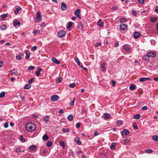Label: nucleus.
Instances as JSON below:
<instances>
[{
	"label": "nucleus",
	"instance_id": "nucleus-32",
	"mask_svg": "<svg viewBox=\"0 0 158 158\" xmlns=\"http://www.w3.org/2000/svg\"><path fill=\"white\" fill-rule=\"evenodd\" d=\"M145 151L146 152L148 153H151L153 152V150L150 149H146L145 150Z\"/></svg>",
	"mask_w": 158,
	"mask_h": 158
},
{
	"label": "nucleus",
	"instance_id": "nucleus-9",
	"mask_svg": "<svg viewBox=\"0 0 158 158\" xmlns=\"http://www.w3.org/2000/svg\"><path fill=\"white\" fill-rule=\"evenodd\" d=\"M129 133L128 130L124 129L123 131L122 132V135H128Z\"/></svg>",
	"mask_w": 158,
	"mask_h": 158
},
{
	"label": "nucleus",
	"instance_id": "nucleus-35",
	"mask_svg": "<svg viewBox=\"0 0 158 158\" xmlns=\"http://www.w3.org/2000/svg\"><path fill=\"white\" fill-rule=\"evenodd\" d=\"M73 23L71 22H69L68 23V25L67 27V29L70 28L72 26Z\"/></svg>",
	"mask_w": 158,
	"mask_h": 158
},
{
	"label": "nucleus",
	"instance_id": "nucleus-19",
	"mask_svg": "<svg viewBox=\"0 0 158 158\" xmlns=\"http://www.w3.org/2000/svg\"><path fill=\"white\" fill-rule=\"evenodd\" d=\"M20 24V23L17 20H15L13 23V25L15 27L17 26H19Z\"/></svg>",
	"mask_w": 158,
	"mask_h": 158
},
{
	"label": "nucleus",
	"instance_id": "nucleus-61",
	"mask_svg": "<svg viewBox=\"0 0 158 158\" xmlns=\"http://www.w3.org/2000/svg\"><path fill=\"white\" fill-rule=\"evenodd\" d=\"M111 82L112 83V86H114L115 85L116 82L113 80H112Z\"/></svg>",
	"mask_w": 158,
	"mask_h": 158
},
{
	"label": "nucleus",
	"instance_id": "nucleus-57",
	"mask_svg": "<svg viewBox=\"0 0 158 158\" xmlns=\"http://www.w3.org/2000/svg\"><path fill=\"white\" fill-rule=\"evenodd\" d=\"M34 81V79L33 78H31L30 80H29L28 82L29 83H31Z\"/></svg>",
	"mask_w": 158,
	"mask_h": 158
},
{
	"label": "nucleus",
	"instance_id": "nucleus-53",
	"mask_svg": "<svg viewBox=\"0 0 158 158\" xmlns=\"http://www.w3.org/2000/svg\"><path fill=\"white\" fill-rule=\"evenodd\" d=\"M105 64H102V67L103 71H105L106 68L105 67Z\"/></svg>",
	"mask_w": 158,
	"mask_h": 158
},
{
	"label": "nucleus",
	"instance_id": "nucleus-20",
	"mask_svg": "<svg viewBox=\"0 0 158 158\" xmlns=\"http://www.w3.org/2000/svg\"><path fill=\"white\" fill-rule=\"evenodd\" d=\"M80 10L78 9L75 11L74 14L76 16H79V15H80Z\"/></svg>",
	"mask_w": 158,
	"mask_h": 158
},
{
	"label": "nucleus",
	"instance_id": "nucleus-29",
	"mask_svg": "<svg viewBox=\"0 0 158 158\" xmlns=\"http://www.w3.org/2000/svg\"><path fill=\"white\" fill-rule=\"evenodd\" d=\"M143 59L145 61H147L149 60V58L147 54L146 55H144L143 56Z\"/></svg>",
	"mask_w": 158,
	"mask_h": 158
},
{
	"label": "nucleus",
	"instance_id": "nucleus-21",
	"mask_svg": "<svg viewBox=\"0 0 158 158\" xmlns=\"http://www.w3.org/2000/svg\"><path fill=\"white\" fill-rule=\"evenodd\" d=\"M140 33L138 32H135L134 33V37L135 38H137L140 35Z\"/></svg>",
	"mask_w": 158,
	"mask_h": 158
},
{
	"label": "nucleus",
	"instance_id": "nucleus-38",
	"mask_svg": "<svg viewBox=\"0 0 158 158\" xmlns=\"http://www.w3.org/2000/svg\"><path fill=\"white\" fill-rule=\"evenodd\" d=\"M62 131L63 133H65L66 132H69L70 131V129L69 128L65 129L63 128L62 129Z\"/></svg>",
	"mask_w": 158,
	"mask_h": 158
},
{
	"label": "nucleus",
	"instance_id": "nucleus-49",
	"mask_svg": "<svg viewBox=\"0 0 158 158\" xmlns=\"http://www.w3.org/2000/svg\"><path fill=\"white\" fill-rule=\"evenodd\" d=\"M75 86V84L74 83L70 84L69 85V87L70 88H73Z\"/></svg>",
	"mask_w": 158,
	"mask_h": 158
},
{
	"label": "nucleus",
	"instance_id": "nucleus-10",
	"mask_svg": "<svg viewBox=\"0 0 158 158\" xmlns=\"http://www.w3.org/2000/svg\"><path fill=\"white\" fill-rule=\"evenodd\" d=\"M127 27V26L124 24H121L120 25V27L122 30H124L126 29Z\"/></svg>",
	"mask_w": 158,
	"mask_h": 158
},
{
	"label": "nucleus",
	"instance_id": "nucleus-56",
	"mask_svg": "<svg viewBox=\"0 0 158 158\" xmlns=\"http://www.w3.org/2000/svg\"><path fill=\"white\" fill-rule=\"evenodd\" d=\"M75 99V98H73V100L72 101L70 102V105H71V106H73L74 105Z\"/></svg>",
	"mask_w": 158,
	"mask_h": 158
},
{
	"label": "nucleus",
	"instance_id": "nucleus-60",
	"mask_svg": "<svg viewBox=\"0 0 158 158\" xmlns=\"http://www.w3.org/2000/svg\"><path fill=\"white\" fill-rule=\"evenodd\" d=\"M37 47L36 46H35L34 47L31 48V50L32 51H35L37 49Z\"/></svg>",
	"mask_w": 158,
	"mask_h": 158
},
{
	"label": "nucleus",
	"instance_id": "nucleus-58",
	"mask_svg": "<svg viewBox=\"0 0 158 158\" xmlns=\"http://www.w3.org/2000/svg\"><path fill=\"white\" fill-rule=\"evenodd\" d=\"M124 142L125 143L127 144L130 142V140L127 139H124Z\"/></svg>",
	"mask_w": 158,
	"mask_h": 158
},
{
	"label": "nucleus",
	"instance_id": "nucleus-62",
	"mask_svg": "<svg viewBox=\"0 0 158 158\" xmlns=\"http://www.w3.org/2000/svg\"><path fill=\"white\" fill-rule=\"evenodd\" d=\"M144 0H138V2L139 4H142L144 3Z\"/></svg>",
	"mask_w": 158,
	"mask_h": 158
},
{
	"label": "nucleus",
	"instance_id": "nucleus-64",
	"mask_svg": "<svg viewBox=\"0 0 158 158\" xmlns=\"http://www.w3.org/2000/svg\"><path fill=\"white\" fill-rule=\"evenodd\" d=\"M76 127L77 128H79L80 127V123H77L76 124Z\"/></svg>",
	"mask_w": 158,
	"mask_h": 158
},
{
	"label": "nucleus",
	"instance_id": "nucleus-28",
	"mask_svg": "<svg viewBox=\"0 0 158 158\" xmlns=\"http://www.w3.org/2000/svg\"><path fill=\"white\" fill-rule=\"evenodd\" d=\"M67 118L69 121H72L73 119V115L72 114H70L68 116Z\"/></svg>",
	"mask_w": 158,
	"mask_h": 158
},
{
	"label": "nucleus",
	"instance_id": "nucleus-36",
	"mask_svg": "<svg viewBox=\"0 0 158 158\" xmlns=\"http://www.w3.org/2000/svg\"><path fill=\"white\" fill-rule=\"evenodd\" d=\"M43 140H47L48 139V137L47 135L45 134L43 135L42 137Z\"/></svg>",
	"mask_w": 158,
	"mask_h": 158
},
{
	"label": "nucleus",
	"instance_id": "nucleus-51",
	"mask_svg": "<svg viewBox=\"0 0 158 158\" xmlns=\"http://www.w3.org/2000/svg\"><path fill=\"white\" fill-rule=\"evenodd\" d=\"M75 60L76 62L77 63V64L79 65H80V62L78 58H77L75 59Z\"/></svg>",
	"mask_w": 158,
	"mask_h": 158
},
{
	"label": "nucleus",
	"instance_id": "nucleus-34",
	"mask_svg": "<svg viewBox=\"0 0 158 158\" xmlns=\"http://www.w3.org/2000/svg\"><path fill=\"white\" fill-rule=\"evenodd\" d=\"M62 80V78L61 77H59L56 80V83H60Z\"/></svg>",
	"mask_w": 158,
	"mask_h": 158
},
{
	"label": "nucleus",
	"instance_id": "nucleus-16",
	"mask_svg": "<svg viewBox=\"0 0 158 158\" xmlns=\"http://www.w3.org/2000/svg\"><path fill=\"white\" fill-rule=\"evenodd\" d=\"M25 53L26 54V59H28L30 58V52L28 50H27L26 51Z\"/></svg>",
	"mask_w": 158,
	"mask_h": 158
},
{
	"label": "nucleus",
	"instance_id": "nucleus-55",
	"mask_svg": "<svg viewBox=\"0 0 158 158\" xmlns=\"http://www.w3.org/2000/svg\"><path fill=\"white\" fill-rule=\"evenodd\" d=\"M16 59L18 60H21L22 59V57L19 55H17L15 57Z\"/></svg>",
	"mask_w": 158,
	"mask_h": 158
},
{
	"label": "nucleus",
	"instance_id": "nucleus-26",
	"mask_svg": "<svg viewBox=\"0 0 158 158\" xmlns=\"http://www.w3.org/2000/svg\"><path fill=\"white\" fill-rule=\"evenodd\" d=\"M140 114H137L135 115L133 117V118L134 119H139L140 118Z\"/></svg>",
	"mask_w": 158,
	"mask_h": 158
},
{
	"label": "nucleus",
	"instance_id": "nucleus-63",
	"mask_svg": "<svg viewBox=\"0 0 158 158\" xmlns=\"http://www.w3.org/2000/svg\"><path fill=\"white\" fill-rule=\"evenodd\" d=\"M64 113V111L63 109H61L59 110V114H61Z\"/></svg>",
	"mask_w": 158,
	"mask_h": 158
},
{
	"label": "nucleus",
	"instance_id": "nucleus-2",
	"mask_svg": "<svg viewBox=\"0 0 158 158\" xmlns=\"http://www.w3.org/2000/svg\"><path fill=\"white\" fill-rule=\"evenodd\" d=\"M36 16L35 18V20L37 22H40L42 20V17L40 12L38 11L36 14Z\"/></svg>",
	"mask_w": 158,
	"mask_h": 158
},
{
	"label": "nucleus",
	"instance_id": "nucleus-18",
	"mask_svg": "<svg viewBox=\"0 0 158 158\" xmlns=\"http://www.w3.org/2000/svg\"><path fill=\"white\" fill-rule=\"evenodd\" d=\"M151 79L150 78H148L147 77H142L140 78L139 81L140 82H143L147 80H150Z\"/></svg>",
	"mask_w": 158,
	"mask_h": 158
},
{
	"label": "nucleus",
	"instance_id": "nucleus-48",
	"mask_svg": "<svg viewBox=\"0 0 158 158\" xmlns=\"http://www.w3.org/2000/svg\"><path fill=\"white\" fill-rule=\"evenodd\" d=\"M35 69V67L34 66H30L28 68V69L29 71H31L32 70H33Z\"/></svg>",
	"mask_w": 158,
	"mask_h": 158
},
{
	"label": "nucleus",
	"instance_id": "nucleus-40",
	"mask_svg": "<svg viewBox=\"0 0 158 158\" xmlns=\"http://www.w3.org/2000/svg\"><path fill=\"white\" fill-rule=\"evenodd\" d=\"M60 144V146H62L63 148H65V144L64 141H61L59 142Z\"/></svg>",
	"mask_w": 158,
	"mask_h": 158
},
{
	"label": "nucleus",
	"instance_id": "nucleus-41",
	"mask_svg": "<svg viewBox=\"0 0 158 158\" xmlns=\"http://www.w3.org/2000/svg\"><path fill=\"white\" fill-rule=\"evenodd\" d=\"M33 33L34 34V35H35L36 34L39 33L40 34H42V33H40V31L39 30H36L34 31H33Z\"/></svg>",
	"mask_w": 158,
	"mask_h": 158
},
{
	"label": "nucleus",
	"instance_id": "nucleus-17",
	"mask_svg": "<svg viewBox=\"0 0 158 158\" xmlns=\"http://www.w3.org/2000/svg\"><path fill=\"white\" fill-rule=\"evenodd\" d=\"M104 117L106 119H107L110 117V114H109L106 113L104 114Z\"/></svg>",
	"mask_w": 158,
	"mask_h": 158
},
{
	"label": "nucleus",
	"instance_id": "nucleus-43",
	"mask_svg": "<svg viewBox=\"0 0 158 158\" xmlns=\"http://www.w3.org/2000/svg\"><path fill=\"white\" fill-rule=\"evenodd\" d=\"M5 94V93L4 92H2L0 94V98H2L3 97Z\"/></svg>",
	"mask_w": 158,
	"mask_h": 158
},
{
	"label": "nucleus",
	"instance_id": "nucleus-39",
	"mask_svg": "<svg viewBox=\"0 0 158 158\" xmlns=\"http://www.w3.org/2000/svg\"><path fill=\"white\" fill-rule=\"evenodd\" d=\"M123 123V121L121 120H118L117 121V122H116V124L117 125H119V126H120Z\"/></svg>",
	"mask_w": 158,
	"mask_h": 158
},
{
	"label": "nucleus",
	"instance_id": "nucleus-52",
	"mask_svg": "<svg viewBox=\"0 0 158 158\" xmlns=\"http://www.w3.org/2000/svg\"><path fill=\"white\" fill-rule=\"evenodd\" d=\"M133 126L134 129H137L138 127H137V125L135 123H133Z\"/></svg>",
	"mask_w": 158,
	"mask_h": 158
},
{
	"label": "nucleus",
	"instance_id": "nucleus-23",
	"mask_svg": "<svg viewBox=\"0 0 158 158\" xmlns=\"http://www.w3.org/2000/svg\"><path fill=\"white\" fill-rule=\"evenodd\" d=\"M8 16V14H3L1 15V19L2 20H4L6 17Z\"/></svg>",
	"mask_w": 158,
	"mask_h": 158
},
{
	"label": "nucleus",
	"instance_id": "nucleus-14",
	"mask_svg": "<svg viewBox=\"0 0 158 158\" xmlns=\"http://www.w3.org/2000/svg\"><path fill=\"white\" fill-rule=\"evenodd\" d=\"M16 10H15L14 12L15 14L18 13L19 10L21 9V8L19 6H17L15 8Z\"/></svg>",
	"mask_w": 158,
	"mask_h": 158
},
{
	"label": "nucleus",
	"instance_id": "nucleus-6",
	"mask_svg": "<svg viewBox=\"0 0 158 158\" xmlns=\"http://www.w3.org/2000/svg\"><path fill=\"white\" fill-rule=\"evenodd\" d=\"M123 48L125 51L129 53L130 52V48L129 46L127 45H123Z\"/></svg>",
	"mask_w": 158,
	"mask_h": 158
},
{
	"label": "nucleus",
	"instance_id": "nucleus-3",
	"mask_svg": "<svg viewBox=\"0 0 158 158\" xmlns=\"http://www.w3.org/2000/svg\"><path fill=\"white\" fill-rule=\"evenodd\" d=\"M65 32L64 31L61 30L58 32V35L59 37L62 38L65 35Z\"/></svg>",
	"mask_w": 158,
	"mask_h": 158
},
{
	"label": "nucleus",
	"instance_id": "nucleus-27",
	"mask_svg": "<svg viewBox=\"0 0 158 158\" xmlns=\"http://www.w3.org/2000/svg\"><path fill=\"white\" fill-rule=\"evenodd\" d=\"M150 19L152 22L154 23L156 21L157 18L156 17H150Z\"/></svg>",
	"mask_w": 158,
	"mask_h": 158
},
{
	"label": "nucleus",
	"instance_id": "nucleus-22",
	"mask_svg": "<svg viewBox=\"0 0 158 158\" xmlns=\"http://www.w3.org/2000/svg\"><path fill=\"white\" fill-rule=\"evenodd\" d=\"M49 120V116L48 115L46 116H45L43 119V120L45 122H47Z\"/></svg>",
	"mask_w": 158,
	"mask_h": 158
},
{
	"label": "nucleus",
	"instance_id": "nucleus-7",
	"mask_svg": "<svg viewBox=\"0 0 158 158\" xmlns=\"http://www.w3.org/2000/svg\"><path fill=\"white\" fill-rule=\"evenodd\" d=\"M147 54L149 57H154L156 55V53L155 52H149Z\"/></svg>",
	"mask_w": 158,
	"mask_h": 158
},
{
	"label": "nucleus",
	"instance_id": "nucleus-44",
	"mask_svg": "<svg viewBox=\"0 0 158 158\" xmlns=\"http://www.w3.org/2000/svg\"><path fill=\"white\" fill-rule=\"evenodd\" d=\"M126 21V19L124 18H123L121 19L119 21L121 23H122L125 22Z\"/></svg>",
	"mask_w": 158,
	"mask_h": 158
},
{
	"label": "nucleus",
	"instance_id": "nucleus-5",
	"mask_svg": "<svg viewBox=\"0 0 158 158\" xmlns=\"http://www.w3.org/2000/svg\"><path fill=\"white\" fill-rule=\"evenodd\" d=\"M74 141L76 143H77L79 145L81 144V142L80 141V138L78 137H76L74 139Z\"/></svg>",
	"mask_w": 158,
	"mask_h": 158
},
{
	"label": "nucleus",
	"instance_id": "nucleus-47",
	"mask_svg": "<svg viewBox=\"0 0 158 158\" xmlns=\"http://www.w3.org/2000/svg\"><path fill=\"white\" fill-rule=\"evenodd\" d=\"M101 44L99 42H97L96 43H95L94 44L95 46L96 47H98V46H100L101 45Z\"/></svg>",
	"mask_w": 158,
	"mask_h": 158
},
{
	"label": "nucleus",
	"instance_id": "nucleus-33",
	"mask_svg": "<svg viewBox=\"0 0 158 158\" xmlns=\"http://www.w3.org/2000/svg\"><path fill=\"white\" fill-rule=\"evenodd\" d=\"M135 88V85H131L130 86L129 89L130 90L132 91Z\"/></svg>",
	"mask_w": 158,
	"mask_h": 158
},
{
	"label": "nucleus",
	"instance_id": "nucleus-46",
	"mask_svg": "<svg viewBox=\"0 0 158 158\" xmlns=\"http://www.w3.org/2000/svg\"><path fill=\"white\" fill-rule=\"evenodd\" d=\"M16 152L17 153L21 152V149L20 147H18L16 149Z\"/></svg>",
	"mask_w": 158,
	"mask_h": 158
},
{
	"label": "nucleus",
	"instance_id": "nucleus-4",
	"mask_svg": "<svg viewBox=\"0 0 158 158\" xmlns=\"http://www.w3.org/2000/svg\"><path fill=\"white\" fill-rule=\"evenodd\" d=\"M59 98V97L57 95H54L51 96V100L52 101H55L58 100Z\"/></svg>",
	"mask_w": 158,
	"mask_h": 158
},
{
	"label": "nucleus",
	"instance_id": "nucleus-54",
	"mask_svg": "<svg viewBox=\"0 0 158 158\" xmlns=\"http://www.w3.org/2000/svg\"><path fill=\"white\" fill-rule=\"evenodd\" d=\"M4 127L5 128H7L8 127L9 125L8 122H6L4 124Z\"/></svg>",
	"mask_w": 158,
	"mask_h": 158
},
{
	"label": "nucleus",
	"instance_id": "nucleus-11",
	"mask_svg": "<svg viewBox=\"0 0 158 158\" xmlns=\"http://www.w3.org/2000/svg\"><path fill=\"white\" fill-rule=\"evenodd\" d=\"M52 60L54 63L56 64H60L59 61L54 57H53L52 58Z\"/></svg>",
	"mask_w": 158,
	"mask_h": 158
},
{
	"label": "nucleus",
	"instance_id": "nucleus-13",
	"mask_svg": "<svg viewBox=\"0 0 158 158\" xmlns=\"http://www.w3.org/2000/svg\"><path fill=\"white\" fill-rule=\"evenodd\" d=\"M98 25L100 27H102L103 26V22L101 21V19H99L97 22Z\"/></svg>",
	"mask_w": 158,
	"mask_h": 158
},
{
	"label": "nucleus",
	"instance_id": "nucleus-31",
	"mask_svg": "<svg viewBox=\"0 0 158 158\" xmlns=\"http://www.w3.org/2000/svg\"><path fill=\"white\" fill-rule=\"evenodd\" d=\"M30 149L32 151L35 150L36 149V146L34 145L30 146L29 147Z\"/></svg>",
	"mask_w": 158,
	"mask_h": 158
},
{
	"label": "nucleus",
	"instance_id": "nucleus-42",
	"mask_svg": "<svg viewBox=\"0 0 158 158\" xmlns=\"http://www.w3.org/2000/svg\"><path fill=\"white\" fill-rule=\"evenodd\" d=\"M115 145V143H112L111 146L110 147V148L111 150H114V146Z\"/></svg>",
	"mask_w": 158,
	"mask_h": 158
},
{
	"label": "nucleus",
	"instance_id": "nucleus-1",
	"mask_svg": "<svg viewBox=\"0 0 158 158\" xmlns=\"http://www.w3.org/2000/svg\"><path fill=\"white\" fill-rule=\"evenodd\" d=\"M26 130L28 131H32L36 129L35 124L32 123H30L26 124Z\"/></svg>",
	"mask_w": 158,
	"mask_h": 158
},
{
	"label": "nucleus",
	"instance_id": "nucleus-25",
	"mask_svg": "<svg viewBox=\"0 0 158 158\" xmlns=\"http://www.w3.org/2000/svg\"><path fill=\"white\" fill-rule=\"evenodd\" d=\"M31 86V85L29 84H26L24 86V88L26 89H29Z\"/></svg>",
	"mask_w": 158,
	"mask_h": 158
},
{
	"label": "nucleus",
	"instance_id": "nucleus-12",
	"mask_svg": "<svg viewBox=\"0 0 158 158\" xmlns=\"http://www.w3.org/2000/svg\"><path fill=\"white\" fill-rule=\"evenodd\" d=\"M38 69V71L35 72V74L37 76L39 77L40 74V72L42 71V69L40 68H39Z\"/></svg>",
	"mask_w": 158,
	"mask_h": 158
},
{
	"label": "nucleus",
	"instance_id": "nucleus-30",
	"mask_svg": "<svg viewBox=\"0 0 158 158\" xmlns=\"http://www.w3.org/2000/svg\"><path fill=\"white\" fill-rule=\"evenodd\" d=\"M86 110L85 109H84L82 110V111L81 112V114L84 116H86Z\"/></svg>",
	"mask_w": 158,
	"mask_h": 158
},
{
	"label": "nucleus",
	"instance_id": "nucleus-37",
	"mask_svg": "<svg viewBox=\"0 0 158 158\" xmlns=\"http://www.w3.org/2000/svg\"><path fill=\"white\" fill-rule=\"evenodd\" d=\"M52 142L49 141L47 143V146L48 147H50L52 146Z\"/></svg>",
	"mask_w": 158,
	"mask_h": 158
},
{
	"label": "nucleus",
	"instance_id": "nucleus-15",
	"mask_svg": "<svg viewBox=\"0 0 158 158\" xmlns=\"http://www.w3.org/2000/svg\"><path fill=\"white\" fill-rule=\"evenodd\" d=\"M10 72L11 73L15 75H19V72L15 69L11 70L10 71Z\"/></svg>",
	"mask_w": 158,
	"mask_h": 158
},
{
	"label": "nucleus",
	"instance_id": "nucleus-59",
	"mask_svg": "<svg viewBox=\"0 0 158 158\" xmlns=\"http://www.w3.org/2000/svg\"><path fill=\"white\" fill-rule=\"evenodd\" d=\"M147 109L148 107L146 106H144L141 109L143 110H147Z\"/></svg>",
	"mask_w": 158,
	"mask_h": 158
},
{
	"label": "nucleus",
	"instance_id": "nucleus-45",
	"mask_svg": "<svg viewBox=\"0 0 158 158\" xmlns=\"http://www.w3.org/2000/svg\"><path fill=\"white\" fill-rule=\"evenodd\" d=\"M6 27L5 24L1 26V29L3 30H5L6 29Z\"/></svg>",
	"mask_w": 158,
	"mask_h": 158
},
{
	"label": "nucleus",
	"instance_id": "nucleus-50",
	"mask_svg": "<svg viewBox=\"0 0 158 158\" xmlns=\"http://www.w3.org/2000/svg\"><path fill=\"white\" fill-rule=\"evenodd\" d=\"M20 139L21 140V141L22 142H24L25 141V139H24L23 136L22 135H21L20 137Z\"/></svg>",
	"mask_w": 158,
	"mask_h": 158
},
{
	"label": "nucleus",
	"instance_id": "nucleus-24",
	"mask_svg": "<svg viewBox=\"0 0 158 158\" xmlns=\"http://www.w3.org/2000/svg\"><path fill=\"white\" fill-rule=\"evenodd\" d=\"M153 140L155 141L158 142V136L156 135H153L152 137Z\"/></svg>",
	"mask_w": 158,
	"mask_h": 158
},
{
	"label": "nucleus",
	"instance_id": "nucleus-8",
	"mask_svg": "<svg viewBox=\"0 0 158 158\" xmlns=\"http://www.w3.org/2000/svg\"><path fill=\"white\" fill-rule=\"evenodd\" d=\"M61 9L62 10H64L67 9L66 5L65 3L63 2L61 3Z\"/></svg>",
	"mask_w": 158,
	"mask_h": 158
}]
</instances>
